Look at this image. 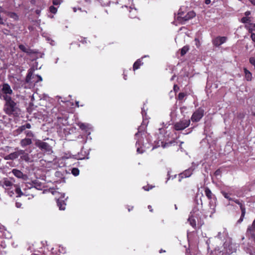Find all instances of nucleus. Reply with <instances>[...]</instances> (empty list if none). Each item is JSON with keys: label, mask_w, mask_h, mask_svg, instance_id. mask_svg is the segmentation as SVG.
Masks as SVG:
<instances>
[{"label": "nucleus", "mask_w": 255, "mask_h": 255, "mask_svg": "<svg viewBox=\"0 0 255 255\" xmlns=\"http://www.w3.org/2000/svg\"><path fill=\"white\" fill-rule=\"evenodd\" d=\"M3 105L4 112L9 116L18 117L21 114L19 103L12 98L6 97Z\"/></svg>", "instance_id": "obj_1"}, {"label": "nucleus", "mask_w": 255, "mask_h": 255, "mask_svg": "<svg viewBox=\"0 0 255 255\" xmlns=\"http://www.w3.org/2000/svg\"><path fill=\"white\" fill-rule=\"evenodd\" d=\"M165 129L166 128H158V132H157L158 134V138L159 141H161V146L164 148L169 146L175 142L174 140L167 142L169 135L167 134Z\"/></svg>", "instance_id": "obj_2"}, {"label": "nucleus", "mask_w": 255, "mask_h": 255, "mask_svg": "<svg viewBox=\"0 0 255 255\" xmlns=\"http://www.w3.org/2000/svg\"><path fill=\"white\" fill-rule=\"evenodd\" d=\"M1 185L5 190L13 189L17 194L16 197H20L23 195V193L21 191L20 188L17 185L13 184L8 179H4L1 182Z\"/></svg>", "instance_id": "obj_3"}, {"label": "nucleus", "mask_w": 255, "mask_h": 255, "mask_svg": "<svg viewBox=\"0 0 255 255\" xmlns=\"http://www.w3.org/2000/svg\"><path fill=\"white\" fill-rule=\"evenodd\" d=\"M2 93L0 95V98L3 100H5V97L11 98V95L13 94L12 90L10 86L7 83H4L2 85Z\"/></svg>", "instance_id": "obj_4"}, {"label": "nucleus", "mask_w": 255, "mask_h": 255, "mask_svg": "<svg viewBox=\"0 0 255 255\" xmlns=\"http://www.w3.org/2000/svg\"><path fill=\"white\" fill-rule=\"evenodd\" d=\"M204 110L200 107L198 108L192 114L191 120L193 122H198L203 118L204 115Z\"/></svg>", "instance_id": "obj_5"}, {"label": "nucleus", "mask_w": 255, "mask_h": 255, "mask_svg": "<svg viewBox=\"0 0 255 255\" xmlns=\"http://www.w3.org/2000/svg\"><path fill=\"white\" fill-rule=\"evenodd\" d=\"M183 13L182 12L180 11L178 12V16H177V19L178 20H181L182 19L184 21H186L194 17L196 15L195 13L193 11H190L188 12L185 16H182Z\"/></svg>", "instance_id": "obj_6"}, {"label": "nucleus", "mask_w": 255, "mask_h": 255, "mask_svg": "<svg viewBox=\"0 0 255 255\" xmlns=\"http://www.w3.org/2000/svg\"><path fill=\"white\" fill-rule=\"evenodd\" d=\"M246 235L249 239H251L255 242V224L254 222L251 225L249 226Z\"/></svg>", "instance_id": "obj_7"}, {"label": "nucleus", "mask_w": 255, "mask_h": 255, "mask_svg": "<svg viewBox=\"0 0 255 255\" xmlns=\"http://www.w3.org/2000/svg\"><path fill=\"white\" fill-rule=\"evenodd\" d=\"M16 151L11 153L4 157L5 160H14L17 158L23 152V150L18 149L17 148H15Z\"/></svg>", "instance_id": "obj_8"}, {"label": "nucleus", "mask_w": 255, "mask_h": 255, "mask_svg": "<svg viewBox=\"0 0 255 255\" xmlns=\"http://www.w3.org/2000/svg\"><path fill=\"white\" fill-rule=\"evenodd\" d=\"M36 145L40 149L45 151L50 152L51 151V147L50 145L41 140H37L35 143Z\"/></svg>", "instance_id": "obj_9"}, {"label": "nucleus", "mask_w": 255, "mask_h": 255, "mask_svg": "<svg viewBox=\"0 0 255 255\" xmlns=\"http://www.w3.org/2000/svg\"><path fill=\"white\" fill-rule=\"evenodd\" d=\"M227 40V37L217 36L212 40V43L214 46L219 47L222 44L226 42Z\"/></svg>", "instance_id": "obj_10"}, {"label": "nucleus", "mask_w": 255, "mask_h": 255, "mask_svg": "<svg viewBox=\"0 0 255 255\" xmlns=\"http://www.w3.org/2000/svg\"><path fill=\"white\" fill-rule=\"evenodd\" d=\"M141 114L143 118V120L141 126L138 128H146L149 123V119L147 118L146 111L145 110L144 107L142 108Z\"/></svg>", "instance_id": "obj_11"}, {"label": "nucleus", "mask_w": 255, "mask_h": 255, "mask_svg": "<svg viewBox=\"0 0 255 255\" xmlns=\"http://www.w3.org/2000/svg\"><path fill=\"white\" fill-rule=\"evenodd\" d=\"M224 246L225 248L226 249V251L229 255L232 254L236 252L237 249L235 244L231 243H225Z\"/></svg>", "instance_id": "obj_12"}, {"label": "nucleus", "mask_w": 255, "mask_h": 255, "mask_svg": "<svg viewBox=\"0 0 255 255\" xmlns=\"http://www.w3.org/2000/svg\"><path fill=\"white\" fill-rule=\"evenodd\" d=\"M64 193L61 194V196L57 200V204L59 210H64L65 209L66 203L63 199L65 198Z\"/></svg>", "instance_id": "obj_13"}, {"label": "nucleus", "mask_w": 255, "mask_h": 255, "mask_svg": "<svg viewBox=\"0 0 255 255\" xmlns=\"http://www.w3.org/2000/svg\"><path fill=\"white\" fill-rule=\"evenodd\" d=\"M136 146L137 147L136 151L137 153L141 154L145 152V146L142 143L141 139H138L137 141L136 142Z\"/></svg>", "instance_id": "obj_14"}, {"label": "nucleus", "mask_w": 255, "mask_h": 255, "mask_svg": "<svg viewBox=\"0 0 255 255\" xmlns=\"http://www.w3.org/2000/svg\"><path fill=\"white\" fill-rule=\"evenodd\" d=\"M12 173L15 177L18 178L26 180L27 178V176L26 174H23L21 171L16 169H13L12 170Z\"/></svg>", "instance_id": "obj_15"}, {"label": "nucleus", "mask_w": 255, "mask_h": 255, "mask_svg": "<svg viewBox=\"0 0 255 255\" xmlns=\"http://www.w3.org/2000/svg\"><path fill=\"white\" fill-rule=\"evenodd\" d=\"M81 130L82 135H80L81 138L83 139L82 142L83 143H85L87 141V139L88 138V136L90 134V131H88L87 129V128H80Z\"/></svg>", "instance_id": "obj_16"}, {"label": "nucleus", "mask_w": 255, "mask_h": 255, "mask_svg": "<svg viewBox=\"0 0 255 255\" xmlns=\"http://www.w3.org/2000/svg\"><path fill=\"white\" fill-rule=\"evenodd\" d=\"M193 171V169L190 168L180 173L179 177L181 178L189 177L192 174Z\"/></svg>", "instance_id": "obj_17"}, {"label": "nucleus", "mask_w": 255, "mask_h": 255, "mask_svg": "<svg viewBox=\"0 0 255 255\" xmlns=\"http://www.w3.org/2000/svg\"><path fill=\"white\" fill-rule=\"evenodd\" d=\"M32 143L31 138H24L20 140V144L23 148L26 147L28 145H30Z\"/></svg>", "instance_id": "obj_18"}, {"label": "nucleus", "mask_w": 255, "mask_h": 255, "mask_svg": "<svg viewBox=\"0 0 255 255\" xmlns=\"http://www.w3.org/2000/svg\"><path fill=\"white\" fill-rule=\"evenodd\" d=\"M23 153L20 155V158L22 160H24L26 162H32L34 159H31L28 154L25 152V150H23Z\"/></svg>", "instance_id": "obj_19"}, {"label": "nucleus", "mask_w": 255, "mask_h": 255, "mask_svg": "<svg viewBox=\"0 0 255 255\" xmlns=\"http://www.w3.org/2000/svg\"><path fill=\"white\" fill-rule=\"evenodd\" d=\"M240 209L241 211V215L240 219L237 221V223L238 224H240L243 222L246 213L245 206H241Z\"/></svg>", "instance_id": "obj_20"}, {"label": "nucleus", "mask_w": 255, "mask_h": 255, "mask_svg": "<svg viewBox=\"0 0 255 255\" xmlns=\"http://www.w3.org/2000/svg\"><path fill=\"white\" fill-rule=\"evenodd\" d=\"M190 124V120H184L181 122L180 126L176 124L174 128H188Z\"/></svg>", "instance_id": "obj_21"}, {"label": "nucleus", "mask_w": 255, "mask_h": 255, "mask_svg": "<svg viewBox=\"0 0 255 255\" xmlns=\"http://www.w3.org/2000/svg\"><path fill=\"white\" fill-rule=\"evenodd\" d=\"M18 48L20 49V50L28 54H30L32 53H34V52L32 49H30L29 48H26L24 45L23 44H20L18 45Z\"/></svg>", "instance_id": "obj_22"}, {"label": "nucleus", "mask_w": 255, "mask_h": 255, "mask_svg": "<svg viewBox=\"0 0 255 255\" xmlns=\"http://www.w3.org/2000/svg\"><path fill=\"white\" fill-rule=\"evenodd\" d=\"M1 12H4L9 17H10L15 20H17L18 19V16L17 15V14L16 13H15L14 12H10V11H1Z\"/></svg>", "instance_id": "obj_23"}, {"label": "nucleus", "mask_w": 255, "mask_h": 255, "mask_svg": "<svg viewBox=\"0 0 255 255\" xmlns=\"http://www.w3.org/2000/svg\"><path fill=\"white\" fill-rule=\"evenodd\" d=\"M205 194L209 200H211L214 196L211 190L208 187H206L205 188Z\"/></svg>", "instance_id": "obj_24"}, {"label": "nucleus", "mask_w": 255, "mask_h": 255, "mask_svg": "<svg viewBox=\"0 0 255 255\" xmlns=\"http://www.w3.org/2000/svg\"><path fill=\"white\" fill-rule=\"evenodd\" d=\"M33 70L32 69H30L28 71V74L26 77V82L27 83H30L31 82V80L33 79V76H34L33 74Z\"/></svg>", "instance_id": "obj_25"}, {"label": "nucleus", "mask_w": 255, "mask_h": 255, "mask_svg": "<svg viewBox=\"0 0 255 255\" xmlns=\"http://www.w3.org/2000/svg\"><path fill=\"white\" fill-rule=\"evenodd\" d=\"M245 75V78L248 81H250L252 79V74L246 68L244 69Z\"/></svg>", "instance_id": "obj_26"}, {"label": "nucleus", "mask_w": 255, "mask_h": 255, "mask_svg": "<svg viewBox=\"0 0 255 255\" xmlns=\"http://www.w3.org/2000/svg\"><path fill=\"white\" fill-rule=\"evenodd\" d=\"M188 221L190 222L191 226L192 227L195 228L196 227V221L192 215L189 217Z\"/></svg>", "instance_id": "obj_27"}, {"label": "nucleus", "mask_w": 255, "mask_h": 255, "mask_svg": "<svg viewBox=\"0 0 255 255\" xmlns=\"http://www.w3.org/2000/svg\"><path fill=\"white\" fill-rule=\"evenodd\" d=\"M143 63L141 62L140 59L137 60L133 64V70L135 71V70L138 69L140 66L142 65Z\"/></svg>", "instance_id": "obj_28"}, {"label": "nucleus", "mask_w": 255, "mask_h": 255, "mask_svg": "<svg viewBox=\"0 0 255 255\" xmlns=\"http://www.w3.org/2000/svg\"><path fill=\"white\" fill-rule=\"evenodd\" d=\"M42 78L41 76L39 75H35L33 76L32 82L35 83H37L39 81H42Z\"/></svg>", "instance_id": "obj_29"}, {"label": "nucleus", "mask_w": 255, "mask_h": 255, "mask_svg": "<svg viewBox=\"0 0 255 255\" xmlns=\"http://www.w3.org/2000/svg\"><path fill=\"white\" fill-rule=\"evenodd\" d=\"M188 46H184L181 49V55L184 56L189 50Z\"/></svg>", "instance_id": "obj_30"}, {"label": "nucleus", "mask_w": 255, "mask_h": 255, "mask_svg": "<svg viewBox=\"0 0 255 255\" xmlns=\"http://www.w3.org/2000/svg\"><path fill=\"white\" fill-rule=\"evenodd\" d=\"M221 192L222 194L223 195V196L225 198H226L228 200H229V201H233L234 200V199H232V198L230 197V194H229V193L226 192L225 191H222Z\"/></svg>", "instance_id": "obj_31"}, {"label": "nucleus", "mask_w": 255, "mask_h": 255, "mask_svg": "<svg viewBox=\"0 0 255 255\" xmlns=\"http://www.w3.org/2000/svg\"><path fill=\"white\" fill-rule=\"evenodd\" d=\"M251 21L250 17H243L241 19V22L244 23H250Z\"/></svg>", "instance_id": "obj_32"}, {"label": "nucleus", "mask_w": 255, "mask_h": 255, "mask_svg": "<svg viewBox=\"0 0 255 255\" xmlns=\"http://www.w3.org/2000/svg\"><path fill=\"white\" fill-rule=\"evenodd\" d=\"M7 194L10 196L12 197L15 193L16 194L14 190L13 189H7L6 190Z\"/></svg>", "instance_id": "obj_33"}, {"label": "nucleus", "mask_w": 255, "mask_h": 255, "mask_svg": "<svg viewBox=\"0 0 255 255\" xmlns=\"http://www.w3.org/2000/svg\"><path fill=\"white\" fill-rule=\"evenodd\" d=\"M71 172H72V173L73 174V175H74V176H77L79 174V170L77 168H73L72 169Z\"/></svg>", "instance_id": "obj_34"}, {"label": "nucleus", "mask_w": 255, "mask_h": 255, "mask_svg": "<svg viewBox=\"0 0 255 255\" xmlns=\"http://www.w3.org/2000/svg\"><path fill=\"white\" fill-rule=\"evenodd\" d=\"M250 63L254 66V70L255 71V57H250L249 59Z\"/></svg>", "instance_id": "obj_35"}, {"label": "nucleus", "mask_w": 255, "mask_h": 255, "mask_svg": "<svg viewBox=\"0 0 255 255\" xmlns=\"http://www.w3.org/2000/svg\"><path fill=\"white\" fill-rule=\"evenodd\" d=\"M50 11L52 13H56L57 12V8L55 7L54 6H51L49 7Z\"/></svg>", "instance_id": "obj_36"}, {"label": "nucleus", "mask_w": 255, "mask_h": 255, "mask_svg": "<svg viewBox=\"0 0 255 255\" xmlns=\"http://www.w3.org/2000/svg\"><path fill=\"white\" fill-rule=\"evenodd\" d=\"M186 96V94H185L184 93H180L179 94H178V100H182L184 97L185 96Z\"/></svg>", "instance_id": "obj_37"}, {"label": "nucleus", "mask_w": 255, "mask_h": 255, "mask_svg": "<svg viewBox=\"0 0 255 255\" xmlns=\"http://www.w3.org/2000/svg\"><path fill=\"white\" fill-rule=\"evenodd\" d=\"M153 187V186H152V185H147L146 186H144L143 187V189L145 190V191H149L150 190V189H151Z\"/></svg>", "instance_id": "obj_38"}, {"label": "nucleus", "mask_w": 255, "mask_h": 255, "mask_svg": "<svg viewBox=\"0 0 255 255\" xmlns=\"http://www.w3.org/2000/svg\"><path fill=\"white\" fill-rule=\"evenodd\" d=\"M54 5H58L61 3V0H52Z\"/></svg>", "instance_id": "obj_39"}, {"label": "nucleus", "mask_w": 255, "mask_h": 255, "mask_svg": "<svg viewBox=\"0 0 255 255\" xmlns=\"http://www.w3.org/2000/svg\"><path fill=\"white\" fill-rule=\"evenodd\" d=\"M234 202H235L236 204H238L240 206V208H241V206H245V204H243L242 202H240L238 199H234L233 200Z\"/></svg>", "instance_id": "obj_40"}, {"label": "nucleus", "mask_w": 255, "mask_h": 255, "mask_svg": "<svg viewBox=\"0 0 255 255\" xmlns=\"http://www.w3.org/2000/svg\"><path fill=\"white\" fill-rule=\"evenodd\" d=\"M26 138H31V137L33 136V134L32 132L31 131H30L26 132Z\"/></svg>", "instance_id": "obj_41"}, {"label": "nucleus", "mask_w": 255, "mask_h": 255, "mask_svg": "<svg viewBox=\"0 0 255 255\" xmlns=\"http://www.w3.org/2000/svg\"><path fill=\"white\" fill-rule=\"evenodd\" d=\"M55 110H57V109L56 108H54L52 109V112H51V115H52L51 116L52 117H54V118H57L58 119H61V118H59L58 117H56V114L54 115H53V113L54 112H55Z\"/></svg>", "instance_id": "obj_42"}, {"label": "nucleus", "mask_w": 255, "mask_h": 255, "mask_svg": "<svg viewBox=\"0 0 255 255\" xmlns=\"http://www.w3.org/2000/svg\"><path fill=\"white\" fill-rule=\"evenodd\" d=\"M1 11H2V10H0V12H1ZM5 20H4L0 15V24L4 25L5 24Z\"/></svg>", "instance_id": "obj_43"}, {"label": "nucleus", "mask_w": 255, "mask_h": 255, "mask_svg": "<svg viewBox=\"0 0 255 255\" xmlns=\"http://www.w3.org/2000/svg\"><path fill=\"white\" fill-rule=\"evenodd\" d=\"M79 128H88V124H81V125H79Z\"/></svg>", "instance_id": "obj_44"}, {"label": "nucleus", "mask_w": 255, "mask_h": 255, "mask_svg": "<svg viewBox=\"0 0 255 255\" xmlns=\"http://www.w3.org/2000/svg\"><path fill=\"white\" fill-rule=\"evenodd\" d=\"M251 38L252 40L254 42H255V33H252L251 35Z\"/></svg>", "instance_id": "obj_45"}, {"label": "nucleus", "mask_w": 255, "mask_h": 255, "mask_svg": "<svg viewBox=\"0 0 255 255\" xmlns=\"http://www.w3.org/2000/svg\"><path fill=\"white\" fill-rule=\"evenodd\" d=\"M249 30V32L250 33H253V31L255 30L253 27H248L247 25L245 26Z\"/></svg>", "instance_id": "obj_46"}, {"label": "nucleus", "mask_w": 255, "mask_h": 255, "mask_svg": "<svg viewBox=\"0 0 255 255\" xmlns=\"http://www.w3.org/2000/svg\"><path fill=\"white\" fill-rule=\"evenodd\" d=\"M179 87L177 86V85L175 84L173 86V90L174 91L176 92L179 90Z\"/></svg>", "instance_id": "obj_47"}, {"label": "nucleus", "mask_w": 255, "mask_h": 255, "mask_svg": "<svg viewBox=\"0 0 255 255\" xmlns=\"http://www.w3.org/2000/svg\"><path fill=\"white\" fill-rule=\"evenodd\" d=\"M19 128H30V125L29 124H26L25 125L21 126Z\"/></svg>", "instance_id": "obj_48"}, {"label": "nucleus", "mask_w": 255, "mask_h": 255, "mask_svg": "<svg viewBox=\"0 0 255 255\" xmlns=\"http://www.w3.org/2000/svg\"><path fill=\"white\" fill-rule=\"evenodd\" d=\"M21 205H22V204L20 202H16L15 203V206L18 208H20L21 207Z\"/></svg>", "instance_id": "obj_49"}, {"label": "nucleus", "mask_w": 255, "mask_h": 255, "mask_svg": "<svg viewBox=\"0 0 255 255\" xmlns=\"http://www.w3.org/2000/svg\"><path fill=\"white\" fill-rule=\"evenodd\" d=\"M250 14H251V11H247L245 13V15H246L245 17H248Z\"/></svg>", "instance_id": "obj_50"}, {"label": "nucleus", "mask_w": 255, "mask_h": 255, "mask_svg": "<svg viewBox=\"0 0 255 255\" xmlns=\"http://www.w3.org/2000/svg\"><path fill=\"white\" fill-rule=\"evenodd\" d=\"M59 252H60L61 253H64L65 252V250L63 248H62L61 250L59 249Z\"/></svg>", "instance_id": "obj_51"}, {"label": "nucleus", "mask_w": 255, "mask_h": 255, "mask_svg": "<svg viewBox=\"0 0 255 255\" xmlns=\"http://www.w3.org/2000/svg\"><path fill=\"white\" fill-rule=\"evenodd\" d=\"M82 43H86V38H82V40L80 41Z\"/></svg>", "instance_id": "obj_52"}, {"label": "nucleus", "mask_w": 255, "mask_h": 255, "mask_svg": "<svg viewBox=\"0 0 255 255\" xmlns=\"http://www.w3.org/2000/svg\"><path fill=\"white\" fill-rule=\"evenodd\" d=\"M205 2L206 4H209L211 3V0H205Z\"/></svg>", "instance_id": "obj_53"}, {"label": "nucleus", "mask_w": 255, "mask_h": 255, "mask_svg": "<svg viewBox=\"0 0 255 255\" xmlns=\"http://www.w3.org/2000/svg\"><path fill=\"white\" fill-rule=\"evenodd\" d=\"M140 131H138V132H137V133H136L135 134V137H136V138H138V137H139V136H140Z\"/></svg>", "instance_id": "obj_54"}, {"label": "nucleus", "mask_w": 255, "mask_h": 255, "mask_svg": "<svg viewBox=\"0 0 255 255\" xmlns=\"http://www.w3.org/2000/svg\"><path fill=\"white\" fill-rule=\"evenodd\" d=\"M253 5H255V0H249Z\"/></svg>", "instance_id": "obj_55"}, {"label": "nucleus", "mask_w": 255, "mask_h": 255, "mask_svg": "<svg viewBox=\"0 0 255 255\" xmlns=\"http://www.w3.org/2000/svg\"><path fill=\"white\" fill-rule=\"evenodd\" d=\"M175 77H176V75L174 74V75H173V76H172V77L171 78V79H170V81H172L174 80V78H175Z\"/></svg>", "instance_id": "obj_56"}, {"label": "nucleus", "mask_w": 255, "mask_h": 255, "mask_svg": "<svg viewBox=\"0 0 255 255\" xmlns=\"http://www.w3.org/2000/svg\"><path fill=\"white\" fill-rule=\"evenodd\" d=\"M85 156H79L78 157V159H85Z\"/></svg>", "instance_id": "obj_57"}, {"label": "nucleus", "mask_w": 255, "mask_h": 255, "mask_svg": "<svg viewBox=\"0 0 255 255\" xmlns=\"http://www.w3.org/2000/svg\"><path fill=\"white\" fill-rule=\"evenodd\" d=\"M165 250H163V249H161L160 251H159V253H165Z\"/></svg>", "instance_id": "obj_58"}, {"label": "nucleus", "mask_w": 255, "mask_h": 255, "mask_svg": "<svg viewBox=\"0 0 255 255\" xmlns=\"http://www.w3.org/2000/svg\"><path fill=\"white\" fill-rule=\"evenodd\" d=\"M40 12V10H38V9L36 10V13L37 14H39Z\"/></svg>", "instance_id": "obj_59"}, {"label": "nucleus", "mask_w": 255, "mask_h": 255, "mask_svg": "<svg viewBox=\"0 0 255 255\" xmlns=\"http://www.w3.org/2000/svg\"><path fill=\"white\" fill-rule=\"evenodd\" d=\"M195 41L196 42V45L197 44L198 42H199V39L198 38H195Z\"/></svg>", "instance_id": "obj_60"}, {"label": "nucleus", "mask_w": 255, "mask_h": 255, "mask_svg": "<svg viewBox=\"0 0 255 255\" xmlns=\"http://www.w3.org/2000/svg\"><path fill=\"white\" fill-rule=\"evenodd\" d=\"M251 25H253V27L254 28V30H255V24L251 23Z\"/></svg>", "instance_id": "obj_61"}, {"label": "nucleus", "mask_w": 255, "mask_h": 255, "mask_svg": "<svg viewBox=\"0 0 255 255\" xmlns=\"http://www.w3.org/2000/svg\"><path fill=\"white\" fill-rule=\"evenodd\" d=\"M176 130H183L184 129V128H175Z\"/></svg>", "instance_id": "obj_62"}, {"label": "nucleus", "mask_w": 255, "mask_h": 255, "mask_svg": "<svg viewBox=\"0 0 255 255\" xmlns=\"http://www.w3.org/2000/svg\"><path fill=\"white\" fill-rule=\"evenodd\" d=\"M132 209H133V207H131V208H128V211H130L131 210H132Z\"/></svg>", "instance_id": "obj_63"}, {"label": "nucleus", "mask_w": 255, "mask_h": 255, "mask_svg": "<svg viewBox=\"0 0 255 255\" xmlns=\"http://www.w3.org/2000/svg\"><path fill=\"white\" fill-rule=\"evenodd\" d=\"M53 251H54V248H52L51 249V254H53Z\"/></svg>", "instance_id": "obj_64"}]
</instances>
